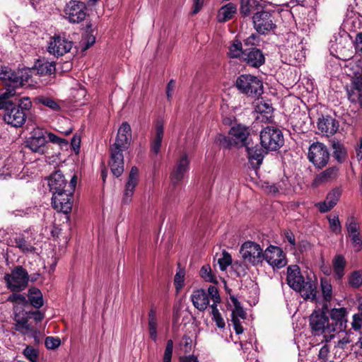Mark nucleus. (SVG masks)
I'll list each match as a JSON object with an SVG mask.
<instances>
[{
    "label": "nucleus",
    "mask_w": 362,
    "mask_h": 362,
    "mask_svg": "<svg viewBox=\"0 0 362 362\" xmlns=\"http://www.w3.org/2000/svg\"><path fill=\"white\" fill-rule=\"evenodd\" d=\"M132 138L130 125L124 122L119 127L115 143L110 146L109 165L112 174L119 177L124 171L123 151L127 150Z\"/></svg>",
    "instance_id": "nucleus-1"
},
{
    "label": "nucleus",
    "mask_w": 362,
    "mask_h": 362,
    "mask_svg": "<svg viewBox=\"0 0 362 362\" xmlns=\"http://www.w3.org/2000/svg\"><path fill=\"white\" fill-rule=\"evenodd\" d=\"M329 320L325 313L322 311H314L310 317V326L312 333L315 336H322L326 342L331 341L334 334L332 333L331 327L329 325Z\"/></svg>",
    "instance_id": "nucleus-2"
},
{
    "label": "nucleus",
    "mask_w": 362,
    "mask_h": 362,
    "mask_svg": "<svg viewBox=\"0 0 362 362\" xmlns=\"http://www.w3.org/2000/svg\"><path fill=\"white\" fill-rule=\"evenodd\" d=\"M237 88L250 97H258L263 93V83L257 76L243 74L236 79Z\"/></svg>",
    "instance_id": "nucleus-3"
},
{
    "label": "nucleus",
    "mask_w": 362,
    "mask_h": 362,
    "mask_svg": "<svg viewBox=\"0 0 362 362\" xmlns=\"http://www.w3.org/2000/svg\"><path fill=\"white\" fill-rule=\"evenodd\" d=\"M260 143L264 149L276 151L284 144V136L281 131L274 127H267L260 132Z\"/></svg>",
    "instance_id": "nucleus-4"
},
{
    "label": "nucleus",
    "mask_w": 362,
    "mask_h": 362,
    "mask_svg": "<svg viewBox=\"0 0 362 362\" xmlns=\"http://www.w3.org/2000/svg\"><path fill=\"white\" fill-rule=\"evenodd\" d=\"M13 329L22 335L35 338L37 335L38 329L35 325L32 324L31 322H30V316H29V313L27 312L17 313V305L13 307Z\"/></svg>",
    "instance_id": "nucleus-5"
},
{
    "label": "nucleus",
    "mask_w": 362,
    "mask_h": 362,
    "mask_svg": "<svg viewBox=\"0 0 362 362\" xmlns=\"http://www.w3.org/2000/svg\"><path fill=\"white\" fill-rule=\"evenodd\" d=\"M7 288L13 292L24 290L29 281L27 271L21 266L16 267L11 272L4 276Z\"/></svg>",
    "instance_id": "nucleus-6"
},
{
    "label": "nucleus",
    "mask_w": 362,
    "mask_h": 362,
    "mask_svg": "<svg viewBox=\"0 0 362 362\" xmlns=\"http://www.w3.org/2000/svg\"><path fill=\"white\" fill-rule=\"evenodd\" d=\"M329 156L327 147L322 142H314L309 147L308 158L317 168H322L328 163Z\"/></svg>",
    "instance_id": "nucleus-7"
},
{
    "label": "nucleus",
    "mask_w": 362,
    "mask_h": 362,
    "mask_svg": "<svg viewBox=\"0 0 362 362\" xmlns=\"http://www.w3.org/2000/svg\"><path fill=\"white\" fill-rule=\"evenodd\" d=\"M346 92L350 102L362 105V65L356 66L351 83L346 88Z\"/></svg>",
    "instance_id": "nucleus-8"
},
{
    "label": "nucleus",
    "mask_w": 362,
    "mask_h": 362,
    "mask_svg": "<svg viewBox=\"0 0 362 362\" xmlns=\"http://www.w3.org/2000/svg\"><path fill=\"white\" fill-rule=\"evenodd\" d=\"M252 21L255 29L259 34H267L276 28L274 18L270 11H262L255 13Z\"/></svg>",
    "instance_id": "nucleus-9"
},
{
    "label": "nucleus",
    "mask_w": 362,
    "mask_h": 362,
    "mask_svg": "<svg viewBox=\"0 0 362 362\" xmlns=\"http://www.w3.org/2000/svg\"><path fill=\"white\" fill-rule=\"evenodd\" d=\"M240 252L245 262L252 265H258L264 260L263 250L260 245L254 242H245L240 248Z\"/></svg>",
    "instance_id": "nucleus-10"
},
{
    "label": "nucleus",
    "mask_w": 362,
    "mask_h": 362,
    "mask_svg": "<svg viewBox=\"0 0 362 362\" xmlns=\"http://www.w3.org/2000/svg\"><path fill=\"white\" fill-rule=\"evenodd\" d=\"M75 189L68 186L65 191L52 194V204L58 211L69 214L72 209L71 199Z\"/></svg>",
    "instance_id": "nucleus-11"
},
{
    "label": "nucleus",
    "mask_w": 362,
    "mask_h": 362,
    "mask_svg": "<svg viewBox=\"0 0 362 362\" xmlns=\"http://www.w3.org/2000/svg\"><path fill=\"white\" fill-rule=\"evenodd\" d=\"M76 180L77 177L74 175L71 177L70 182H68L62 172L57 170L49 178V189L52 194H56L68 189V186H71L72 188L75 189Z\"/></svg>",
    "instance_id": "nucleus-12"
},
{
    "label": "nucleus",
    "mask_w": 362,
    "mask_h": 362,
    "mask_svg": "<svg viewBox=\"0 0 362 362\" xmlns=\"http://www.w3.org/2000/svg\"><path fill=\"white\" fill-rule=\"evenodd\" d=\"M87 8L83 2L71 0L66 4L64 13L69 22L78 23L83 21L87 15Z\"/></svg>",
    "instance_id": "nucleus-13"
},
{
    "label": "nucleus",
    "mask_w": 362,
    "mask_h": 362,
    "mask_svg": "<svg viewBox=\"0 0 362 362\" xmlns=\"http://www.w3.org/2000/svg\"><path fill=\"white\" fill-rule=\"evenodd\" d=\"M47 143L44 131L36 128L32 131L31 136L27 139L26 146L34 153L43 155L47 151Z\"/></svg>",
    "instance_id": "nucleus-14"
},
{
    "label": "nucleus",
    "mask_w": 362,
    "mask_h": 362,
    "mask_svg": "<svg viewBox=\"0 0 362 362\" xmlns=\"http://www.w3.org/2000/svg\"><path fill=\"white\" fill-rule=\"evenodd\" d=\"M265 260L273 269H281L287 264L286 255L283 250L276 246H269L263 253Z\"/></svg>",
    "instance_id": "nucleus-15"
},
{
    "label": "nucleus",
    "mask_w": 362,
    "mask_h": 362,
    "mask_svg": "<svg viewBox=\"0 0 362 362\" xmlns=\"http://www.w3.org/2000/svg\"><path fill=\"white\" fill-rule=\"evenodd\" d=\"M72 46V41L64 36L55 35L50 39L47 50L51 54L59 57L69 52Z\"/></svg>",
    "instance_id": "nucleus-16"
},
{
    "label": "nucleus",
    "mask_w": 362,
    "mask_h": 362,
    "mask_svg": "<svg viewBox=\"0 0 362 362\" xmlns=\"http://www.w3.org/2000/svg\"><path fill=\"white\" fill-rule=\"evenodd\" d=\"M329 326L332 333L341 332L345 330L347 323V311L344 308H333L330 313Z\"/></svg>",
    "instance_id": "nucleus-17"
},
{
    "label": "nucleus",
    "mask_w": 362,
    "mask_h": 362,
    "mask_svg": "<svg viewBox=\"0 0 362 362\" xmlns=\"http://www.w3.org/2000/svg\"><path fill=\"white\" fill-rule=\"evenodd\" d=\"M332 340H333L334 343V346L332 348L334 357L342 359L346 356V349L351 341L350 337L343 331L341 332L334 333V337L332 338Z\"/></svg>",
    "instance_id": "nucleus-18"
},
{
    "label": "nucleus",
    "mask_w": 362,
    "mask_h": 362,
    "mask_svg": "<svg viewBox=\"0 0 362 362\" xmlns=\"http://www.w3.org/2000/svg\"><path fill=\"white\" fill-rule=\"evenodd\" d=\"M249 135L250 131L245 126L242 124L233 126L229 131V136L231 139L229 146L233 144L238 146H247V145H249Z\"/></svg>",
    "instance_id": "nucleus-19"
},
{
    "label": "nucleus",
    "mask_w": 362,
    "mask_h": 362,
    "mask_svg": "<svg viewBox=\"0 0 362 362\" xmlns=\"http://www.w3.org/2000/svg\"><path fill=\"white\" fill-rule=\"evenodd\" d=\"M4 121L14 127H22L26 121V114L22 108L13 107L11 109L5 108Z\"/></svg>",
    "instance_id": "nucleus-20"
},
{
    "label": "nucleus",
    "mask_w": 362,
    "mask_h": 362,
    "mask_svg": "<svg viewBox=\"0 0 362 362\" xmlns=\"http://www.w3.org/2000/svg\"><path fill=\"white\" fill-rule=\"evenodd\" d=\"M209 293H210L211 300L212 301L211 308L212 310L211 314L213 315V320L216 322L218 328L223 329L225 327V322L217 308V304L221 302V297L217 287L215 286H209Z\"/></svg>",
    "instance_id": "nucleus-21"
},
{
    "label": "nucleus",
    "mask_w": 362,
    "mask_h": 362,
    "mask_svg": "<svg viewBox=\"0 0 362 362\" xmlns=\"http://www.w3.org/2000/svg\"><path fill=\"white\" fill-rule=\"evenodd\" d=\"M139 170L136 166L132 168L129 175L128 180L125 185L122 202L124 204H129L134 193V189L138 184Z\"/></svg>",
    "instance_id": "nucleus-22"
},
{
    "label": "nucleus",
    "mask_w": 362,
    "mask_h": 362,
    "mask_svg": "<svg viewBox=\"0 0 362 362\" xmlns=\"http://www.w3.org/2000/svg\"><path fill=\"white\" fill-rule=\"evenodd\" d=\"M243 61L250 66L259 68L264 64L265 57L259 49L251 47L244 49Z\"/></svg>",
    "instance_id": "nucleus-23"
},
{
    "label": "nucleus",
    "mask_w": 362,
    "mask_h": 362,
    "mask_svg": "<svg viewBox=\"0 0 362 362\" xmlns=\"http://www.w3.org/2000/svg\"><path fill=\"white\" fill-rule=\"evenodd\" d=\"M317 126L322 135L329 136L337 132L339 125L337 119L327 115L320 117Z\"/></svg>",
    "instance_id": "nucleus-24"
},
{
    "label": "nucleus",
    "mask_w": 362,
    "mask_h": 362,
    "mask_svg": "<svg viewBox=\"0 0 362 362\" xmlns=\"http://www.w3.org/2000/svg\"><path fill=\"white\" fill-rule=\"evenodd\" d=\"M190 298L194 308L199 311L205 310L211 300L209 288L206 291L202 288L194 290L191 294Z\"/></svg>",
    "instance_id": "nucleus-25"
},
{
    "label": "nucleus",
    "mask_w": 362,
    "mask_h": 362,
    "mask_svg": "<svg viewBox=\"0 0 362 362\" xmlns=\"http://www.w3.org/2000/svg\"><path fill=\"white\" fill-rule=\"evenodd\" d=\"M189 160L188 156L184 153L177 161L175 169L170 174V179L174 185L178 183L184 178L185 173L189 170Z\"/></svg>",
    "instance_id": "nucleus-26"
},
{
    "label": "nucleus",
    "mask_w": 362,
    "mask_h": 362,
    "mask_svg": "<svg viewBox=\"0 0 362 362\" xmlns=\"http://www.w3.org/2000/svg\"><path fill=\"white\" fill-rule=\"evenodd\" d=\"M33 72H35L33 69H30L29 68H23L16 71V78L14 79V85H13V88H10V89H13L15 91V96L21 94V93L18 90L23 86L26 84L30 85V79Z\"/></svg>",
    "instance_id": "nucleus-27"
},
{
    "label": "nucleus",
    "mask_w": 362,
    "mask_h": 362,
    "mask_svg": "<svg viewBox=\"0 0 362 362\" xmlns=\"http://www.w3.org/2000/svg\"><path fill=\"white\" fill-rule=\"evenodd\" d=\"M287 284L293 290H300V286L305 281L303 276L300 274V269L297 265L289 266L287 268Z\"/></svg>",
    "instance_id": "nucleus-28"
},
{
    "label": "nucleus",
    "mask_w": 362,
    "mask_h": 362,
    "mask_svg": "<svg viewBox=\"0 0 362 362\" xmlns=\"http://www.w3.org/2000/svg\"><path fill=\"white\" fill-rule=\"evenodd\" d=\"M341 194L339 189H334L327 195L326 199L323 202L317 204L319 210L322 213H325L331 210L338 202Z\"/></svg>",
    "instance_id": "nucleus-29"
},
{
    "label": "nucleus",
    "mask_w": 362,
    "mask_h": 362,
    "mask_svg": "<svg viewBox=\"0 0 362 362\" xmlns=\"http://www.w3.org/2000/svg\"><path fill=\"white\" fill-rule=\"evenodd\" d=\"M338 168L335 166L328 168L325 170L321 172L315 177L313 185L318 187L320 185L329 182L334 180L337 177Z\"/></svg>",
    "instance_id": "nucleus-30"
},
{
    "label": "nucleus",
    "mask_w": 362,
    "mask_h": 362,
    "mask_svg": "<svg viewBox=\"0 0 362 362\" xmlns=\"http://www.w3.org/2000/svg\"><path fill=\"white\" fill-rule=\"evenodd\" d=\"M255 110L259 114V119L262 122H269L273 117V107L271 104L263 100H258L256 103Z\"/></svg>",
    "instance_id": "nucleus-31"
},
{
    "label": "nucleus",
    "mask_w": 362,
    "mask_h": 362,
    "mask_svg": "<svg viewBox=\"0 0 362 362\" xmlns=\"http://www.w3.org/2000/svg\"><path fill=\"white\" fill-rule=\"evenodd\" d=\"M20 167H17L13 158H8L5 160L4 165L0 169V179L6 180L13 176L17 177Z\"/></svg>",
    "instance_id": "nucleus-32"
},
{
    "label": "nucleus",
    "mask_w": 362,
    "mask_h": 362,
    "mask_svg": "<svg viewBox=\"0 0 362 362\" xmlns=\"http://www.w3.org/2000/svg\"><path fill=\"white\" fill-rule=\"evenodd\" d=\"M300 290H297L305 300L315 301L317 300V284L313 281H304L300 286Z\"/></svg>",
    "instance_id": "nucleus-33"
},
{
    "label": "nucleus",
    "mask_w": 362,
    "mask_h": 362,
    "mask_svg": "<svg viewBox=\"0 0 362 362\" xmlns=\"http://www.w3.org/2000/svg\"><path fill=\"white\" fill-rule=\"evenodd\" d=\"M248 154V158L253 168H259L262 164L264 154L267 153L264 149L258 146L250 147L249 145L245 146Z\"/></svg>",
    "instance_id": "nucleus-34"
},
{
    "label": "nucleus",
    "mask_w": 362,
    "mask_h": 362,
    "mask_svg": "<svg viewBox=\"0 0 362 362\" xmlns=\"http://www.w3.org/2000/svg\"><path fill=\"white\" fill-rule=\"evenodd\" d=\"M164 127L161 121H158L155 126V136L151 141V151L157 155L160 149L163 138Z\"/></svg>",
    "instance_id": "nucleus-35"
},
{
    "label": "nucleus",
    "mask_w": 362,
    "mask_h": 362,
    "mask_svg": "<svg viewBox=\"0 0 362 362\" xmlns=\"http://www.w3.org/2000/svg\"><path fill=\"white\" fill-rule=\"evenodd\" d=\"M16 73V71L12 70L8 66H0V80L4 83V88L3 89H10V88H13V85H14Z\"/></svg>",
    "instance_id": "nucleus-36"
},
{
    "label": "nucleus",
    "mask_w": 362,
    "mask_h": 362,
    "mask_svg": "<svg viewBox=\"0 0 362 362\" xmlns=\"http://www.w3.org/2000/svg\"><path fill=\"white\" fill-rule=\"evenodd\" d=\"M237 11L236 6L233 3H228L222 6L217 15V20L220 23L226 22L233 18Z\"/></svg>",
    "instance_id": "nucleus-37"
},
{
    "label": "nucleus",
    "mask_w": 362,
    "mask_h": 362,
    "mask_svg": "<svg viewBox=\"0 0 362 362\" xmlns=\"http://www.w3.org/2000/svg\"><path fill=\"white\" fill-rule=\"evenodd\" d=\"M55 63L53 62L41 61L36 62L33 71L40 76H47L54 74Z\"/></svg>",
    "instance_id": "nucleus-38"
},
{
    "label": "nucleus",
    "mask_w": 362,
    "mask_h": 362,
    "mask_svg": "<svg viewBox=\"0 0 362 362\" xmlns=\"http://www.w3.org/2000/svg\"><path fill=\"white\" fill-rule=\"evenodd\" d=\"M346 261L342 255H337L332 259V267L334 275L337 279H341L344 276Z\"/></svg>",
    "instance_id": "nucleus-39"
},
{
    "label": "nucleus",
    "mask_w": 362,
    "mask_h": 362,
    "mask_svg": "<svg viewBox=\"0 0 362 362\" xmlns=\"http://www.w3.org/2000/svg\"><path fill=\"white\" fill-rule=\"evenodd\" d=\"M148 324L149 329V336L152 340L156 341L157 340L158 319L156 315V311L153 308H151L148 313Z\"/></svg>",
    "instance_id": "nucleus-40"
},
{
    "label": "nucleus",
    "mask_w": 362,
    "mask_h": 362,
    "mask_svg": "<svg viewBox=\"0 0 362 362\" xmlns=\"http://www.w3.org/2000/svg\"><path fill=\"white\" fill-rule=\"evenodd\" d=\"M28 300L35 308H40L43 305V298L41 291L35 287L28 290Z\"/></svg>",
    "instance_id": "nucleus-41"
},
{
    "label": "nucleus",
    "mask_w": 362,
    "mask_h": 362,
    "mask_svg": "<svg viewBox=\"0 0 362 362\" xmlns=\"http://www.w3.org/2000/svg\"><path fill=\"white\" fill-rule=\"evenodd\" d=\"M16 247L23 252H34L35 247L23 235H18L14 238Z\"/></svg>",
    "instance_id": "nucleus-42"
},
{
    "label": "nucleus",
    "mask_w": 362,
    "mask_h": 362,
    "mask_svg": "<svg viewBox=\"0 0 362 362\" xmlns=\"http://www.w3.org/2000/svg\"><path fill=\"white\" fill-rule=\"evenodd\" d=\"M230 299L233 303V305L234 306V308L232 310V319H239V317L245 319L247 314L241 306V304L238 301V298L234 296H231Z\"/></svg>",
    "instance_id": "nucleus-43"
},
{
    "label": "nucleus",
    "mask_w": 362,
    "mask_h": 362,
    "mask_svg": "<svg viewBox=\"0 0 362 362\" xmlns=\"http://www.w3.org/2000/svg\"><path fill=\"white\" fill-rule=\"evenodd\" d=\"M244 49L242 42L239 40H234L229 47L228 55L231 58L243 59Z\"/></svg>",
    "instance_id": "nucleus-44"
},
{
    "label": "nucleus",
    "mask_w": 362,
    "mask_h": 362,
    "mask_svg": "<svg viewBox=\"0 0 362 362\" xmlns=\"http://www.w3.org/2000/svg\"><path fill=\"white\" fill-rule=\"evenodd\" d=\"M333 156L339 163L343 162L346 156V150L344 145L339 141H333Z\"/></svg>",
    "instance_id": "nucleus-45"
},
{
    "label": "nucleus",
    "mask_w": 362,
    "mask_h": 362,
    "mask_svg": "<svg viewBox=\"0 0 362 362\" xmlns=\"http://www.w3.org/2000/svg\"><path fill=\"white\" fill-rule=\"evenodd\" d=\"M15 97L13 89H1L0 90V110L7 108L8 105H11L9 99Z\"/></svg>",
    "instance_id": "nucleus-46"
},
{
    "label": "nucleus",
    "mask_w": 362,
    "mask_h": 362,
    "mask_svg": "<svg viewBox=\"0 0 362 362\" xmlns=\"http://www.w3.org/2000/svg\"><path fill=\"white\" fill-rule=\"evenodd\" d=\"M185 271L178 266L177 271L174 277V285L177 293H179L184 286Z\"/></svg>",
    "instance_id": "nucleus-47"
},
{
    "label": "nucleus",
    "mask_w": 362,
    "mask_h": 362,
    "mask_svg": "<svg viewBox=\"0 0 362 362\" xmlns=\"http://www.w3.org/2000/svg\"><path fill=\"white\" fill-rule=\"evenodd\" d=\"M349 284L354 288H358L362 285V271L357 270L351 272L349 276Z\"/></svg>",
    "instance_id": "nucleus-48"
},
{
    "label": "nucleus",
    "mask_w": 362,
    "mask_h": 362,
    "mask_svg": "<svg viewBox=\"0 0 362 362\" xmlns=\"http://www.w3.org/2000/svg\"><path fill=\"white\" fill-rule=\"evenodd\" d=\"M321 289L325 301H330L332 297V286L327 279H321Z\"/></svg>",
    "instance_id": "nucleus-49"
},
{
    "label": "nucleus",
    "mask_w": 362,
    "mask_h": 362,
    "mask_svg": "<svg viewBox=\"0 0 362 362\" xmlns=\"http://www.w3.org/2000/svg\"><path fill=\"white\" fill-rule=\"evenodd\" d=\"M200 276L205 281L216 282V277L213 274L211 268L209 264H205L202 267Z\"/></svg>",
    "instance_id": "nucleus-50"
},
{
    "label": "nucleus",
    "mask_w": 362,
    "mask_h": 362,
    "mask_svg": "<svg viewBox=\"0 0 362 362\" xmlns=\"http://www.w3.org/2000/svg\"><path fill=\"white\" fill-rule=\"evenodd\" d=\"M218 263L221 271H225L226 268L232 264V257L227 252H223L222 257L218 259Z\"/></svg>",
    "instance_id": "nucleus-51"
},
{
    "label": "nucleus",
    "mask_w": 362,
    "mask_h": 362,
    "mask_svg": "<svg viewBox=\"0 0 362 362\" xmlns=\"http://www.w3.org/2000/svg\"><path fill=\"white\" fill-rule=\"evenodd\" d=\"M25 357L30 362H36L38 358V351L31 346H27L23 350Z\"/></svg>",
    "instance_id": "nucleus-52"
},
{
    "label": "nucleus",
    "mask_w": 362,
    "mask_h": 362,
    "mask_svg": "<svg viewBox=\"0 0 362 362\" xmlns=\"http://www.w3.org/2000/svg\"><path fill=\"white\" fill-rule=\"evenodd\" d=\"M346 227L348 232V235L360 233L358 223L352 217L348 218L346 223Z\"/></svg>",
    "instance_id": "nucleus-53"
},
{
    "label": "nucleus",
    "mask_w": 362,
    "mask_h": 362,
    "mask_svg": "<svg viewBox=\"0 0 362 362\" xmlns=\"http://www.w3.org/2000/svg\"><path fill=\"white\" fill-rule=\"evenodd\" d=\"M351 240L352 247L356 252H359L362 250V239L360 233L353 234L349 235Z\"/></svg>",
    "instance_id": "nucleus-54"
},
{
    "label": "nucleus",
    "mask_w": 362,
    "mask_h": 362,
    "mask_svg": "<svg viewBox=\"0 0 362 362\" xmlns=\"http://www.w3.org/2000/svg\"><path fill=\"white\" fill-rule=\"evenodd\" d=\"M39 100L40 103L54 111H59L60 110V106L50 98H42Z\"/></svg>",
    "instance_id": "nucleus-55"
},
{
    "label": "nucleus",
    "mask_w": 362,
    "mask_h": 362,
    "mask_svg": "<svg viewBox=\"0 0 362 362\" xmlns=\"http://www.w3.org/2000/svg\"><path fill=\"white\" fill-rule=\"evenodd\" d=\"M7 300L23 305L28 304V300H26L25 296L20 293H13L10 295L8 297Z\"/></svg>",
    "instance_id": "nucleus-56"
},
{
    "label": "nucleus",
    "mask_w": 362,
    "mask_h": 362,
    "mask_svg": "<svg viewBox=\"0 0 362 362\" xmlns=\"http://www.w3.org/2000/svg\"><path fill=\"white\" fill-rule=\"evenodd\" d=\"M47 134L49 141L53 144H58L61 147L68 144V141L66 139H62L52 132H47Z\"/></svg>",
    "instance_id": "nucleus-57"
},
{
    "label": "nucleus",
    "mask_w": 362,
    "mask_h": 362,
    "mask_svg": "<svg viewBox=\"0 0 362 362\" xmlns=\"http://www.w3.org/2000/svg\"><path fill=\"white\" fill-rule=\"evenodd\" d=\"M45 344L48 349H54L59 346L61 341L57 337H47L45 339Z\"/></svg>",
    "instance_id": "nucleus-58"
},
{
    "label": "nucleus",
    "mask_w": 362,
    "mask_h": 362,
    "mask_svg": "<svg viewBox=\"0 0 362 362\" xmlns=\"http://www.w3.org/2000/svg\"><path fill=\"white\" fill-rule=\"evenodd\" d=\"M95 39L93 35L86 34V36L82 39L81 45L83 47V49L86 50L90 47H91L95 43Z\"/></svg>",
    "instance_id": "nucleus-59"
},
{
    "label": "nucleus",
    "mask_w": 362,
    "mask_h": 362,
    "mask_svg": "<svg viewBox=\"0 0 362 362\" xmlns=\"http://www.w3.org/2000/svg\"><path fill=\"white\" fill-rule=\"evenodd\" d=\"M329 223L331 230L339 233L341 232V224L338 216H333L329 218Z\"/></svg>",
    "instance_id": "nucleus-60"
},
{
    "label": "nucleus",
    "mask_w": 362,
    "mask_h": 362,
    "mask_svg": "<svg viewBox=\"0 0 362 362\" xmlns=\"http://www.w3.org/2000/svg\"><path fill=\"white\" fill-rule=\"evenodd\" d=\"M232 268L234 269V271L238 274V276H239L246 274L247 267L244 264L235 262L232 264Z\"/></svg>",
    "instance_id": "nucleus-61"
},
{
    "label": "nucleus",
    "mask_w": 362,
    "mask_h": 362,
    "mask_svg": "<svg viewBox=\"0 0 362 362\" xmlns=\"http://www.w3.org/2000/svg\"><path fill=\"white\" fill-rule=\"evenodd\" d=\"M351 325L354 330H359L361 329L362 326V314H355L353 316Z\"/></svg>",
    "instance_id": "nucleus-62"
},
{
    "label": "nucleus",
    "mask_w": 362,
    "mask_h": 362,
    "mask_svg": "<svg viewBox=\"0 0 362 362\" xmlns=\"http://www.w3.org/2000/svg\"><path fill=\"white\" fill-rule=\"evenodd\" d=\"M173 349V342L171 339L167 341L163 360H171Z\"/></svg>",
    "instance_id": "nucleus-63"
},
{
    "label": "nucleus",
    "mask_w": 362,
    "mask_h": 362,
    "mask_svg": "<svg viewBox=\"0 0 362 362\" xmlns=\"http://www.w3.org/2000/svg\"><path fill=\"white\" fill-rule=\"evenodd\" d=\"M32 106V103L29 98L24 97L19 100V105L17 107L22 108L23 111L28 110Z\"/></svg>",
    "instance_id": "nucleus-64"
}]
</instances>
